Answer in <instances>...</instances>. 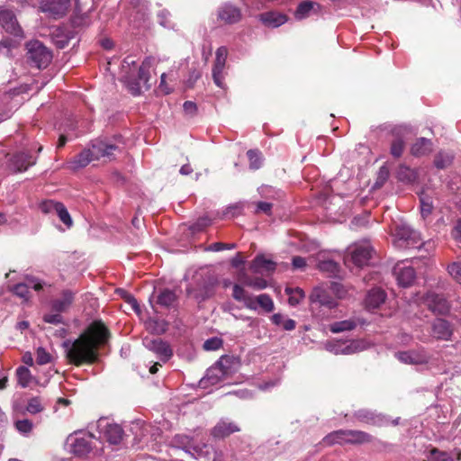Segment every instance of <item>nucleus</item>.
Returning a JSON list of instances; mask_svg holds the SVG:
<instances>
[{
    "instance_id": "58",
    "label": "nucleus",
    "mask_w": 461,
    "mask_h": 461,
    "mask_svg": "<svg viewBox=\"0 0 461 461\" xmlns=\"http://www.w3.org/2000/svg\"><path fill=\"white\" fill-rule=\"evenodd\" d=\"M222 345L221 339L218 338H212L207 340H205L203 344V348L206 350H216L219 349Z\"/></svg>"
},
{
    "instance_id": "38",
    "label": "nucleus",
    "mask_w": 461,
    "mask_h": 461,
    "mask_svg": "<svg viewBox=\"0 0 461 461\" xmlns=\"http://www.w3.org/2000/svg\"><path fill=\"white\" fill-rule=\"evenodd\" d=\"M186 294L189 297L194 298L198 302L204 301L211 296V292L208 287L194 288L192 286L186 287Z\"/></svg>"
},
{
    "instance_id": "14",
    "label": "nucleus",
    "mask_w": 461,
    "mask_h": 461,
    "mask_svg": "<svg viewBox=\"0 0 461 461\" xmlns=\"http://www.w3.org/2000/svg\"><path fill=\"white\" fill-rule=\"evenodd\" d=\"M42 12L49 13L54 18L64 16L70 7V0H40Z\"/></svg>"
},
{
    "instance_id": "40",
    "label": "nucleus",
    "mask_w": 461,
    "mask_h": 461,
    "mask_svg": "<svg viewBox=\"0 0 461 461\" xmlns=\"http://www.w3.org/2000/svg\"><path fill=\"white\" fill-rule=\"evenodd\" d=\"M254 300L255 303L257 304V307H261L265 312H271L274 311V302L268 294H259L254 297Z\"/></svg>"
},
{
    "instance_id": "50",
    "label": "nucleus",
    "mask_w": 461,
    "mask_h": 461,
    "mask_svg": "<svg viewBox=\"0 0 461 461\" xmlns=\"http://www.w3.org/2000/svg\"><path fill=\"white\" fill-rule=\"evenodd\" d=\"M447 271L449 275L455 279L457 283L461 284V264L458 262H454L447 267Z\"/></svg>"
},
{
    "instance_id": "8",
    "label": "nucleus",
    "mask_w": 461,
    "mask_h": 461,
    "mask_svg": "<svg viewBox=\"0 0 461 461\" xmlns=\"http://www.w3.org/2000/svg\"><path fill=\"white\" fill-rule=\"evenodd\" d=\"M354 417L360 422L378 427L387 426L390 423L395 426L398 425L400 420V418H396L390 420L387 416L369 410H359L354 413Z\"/></svg>"
},
{
    "instance_id": "22",
    "label": "nucleus",
    "mask_w": 461,
    "mask_h": 461,
    "mask_svg": "<svg viewBox=\"0 0 461 461\" xmlns=\"http://www.w3.org/2000/svg\"><path fill=\"white\" fill-rule=\"evenodd\" d=\"M453 330L448 321L443 319H437L432 323V335L436 339L449 340Z\"/></svg>"
},
{
    "instance_id": "18",
    "label": "nucleus",
    "mask_w": 461,
    "mask_h": 461,
    "mask_svg": "<svg viewBox=\"0 0 461 461\" xmlns=\"http://www.w3.org/2000/svg\"><path fill=\"white\" fill-rule=\"evenodd\" d=\"M218 19L226 24L236 23L241 19V11L231 4H224L218 9Z\"/></svg>"
},
{
    "instance_id": "20",
    "label": "nucleus",
    "mask_w": 461,
    "mask_h": 461,
    "mask_svg": "<svg viewBox=\"0 0 461 461\" xmlns=\"http://www.w3.org/2000/svg\"><path fill=\"white\" fill-rule=\"evenodd\" d=\"M386 297V293L383 289L372 288L366 294L365 306L368 311H374L384 303Z\"/></svg>"
},
{
    "instance_id": "59",
    "label": "nucleus",
    "mask_w": 461,
    "mask_h": 461,
    "mask_svg": "<svg viewBox=\"0 0 461 461\" xmlns=\"http://www.w3.org/2000/svg\"><path fill=\"white\" fill-rule=\"evenodd\" d=\"M432 203L426 200L424 197L420 198V212L423 218H426L432 212Z\"/></svg>"
},
{
    "instance_id": "9",
    "label": "nucleus",
    "mask_w": 461,
    "mask_h": 461,
    "mask_svg": "<svg viewBox=\"0 0 461 461\" xmlns=\"http://www.w3.org/2000/svg\"><path fill=\"white\" fill-rule=\"evenodd\" d=\"M0 25L7 33L14 37H23V31L14 12L6 6H0Z\"/></svg>"
},
{
    "instance_id": "48",
    "label": "nucleus",
    "mask_w": 461,
    "mask_h": 461,
    "mask_svg": "<svg viewBox=\"0 0 461 461\" xmlns=\"http://www.w3.org/2000/svg\"><path fill=\"white\" fill-rule=\"evenodd\" d=\"M244 204L242 203H236L228 206L224 212L225 217L233 218L242 213Z\"/></svg>"
},
{
    "instance_id": "3",
    "label": "nucleus",
    "mask_w": 461,
    "mask_h": 461,
    "mask_svg": "<svg viewBox=\"0 0 461 461\" xmlns=\"http://www.w3.org/2000/svg\"><path fill=\"white\" fill-rule=\"evenodd\" d=\"M26 59L28 63L39 69L45 68L52 60V52L40 41L26 43Z\"/></svg>"
},
{
    "instance_id": "44",
    "label": "nucleus",
    "mask_w": 461,
    "mask_h": 461,
    "mask_svg": "<svg viewBox=\"0 0 461 461\" xmlns=\"http://www.w3.org/2000/svg\"><path fill=\"white\" fill-rule=\"evenodd\" d=\"M285 292L289 295L288 302L292 306L299 304L300 302L304 298V293L300 288H286Z\"/></svg>"
},
{
    "instance_id": "60",
    "label": "nucleus",
    "mask_w": 461,
    "mask_h": 461,
    "mask_svg": "<svg viewBox=\"0 0 461 461\" xmlns=\"http://www.w3.org/2000/svg\"><path fill=\"white\" fill-rule=\"evenodd\" d=\"M43 321L50 324H59L63 322V317L60 312L47 313L43 316Z\"/></svg>"
},
{
    "instance_id": "6",
    "label": "nucleus",
    "mask_w": 461,
    "mask_h": 461,
    "mask_svg": "<svg viewBox=\"0 0 461 461\" xmlns=\"http://www.w3.org/2000/svg\"><path fill=\"white\" fill-rule=\"evenodd\" d=\"M232 359L229 356L221 357L206 372L204 379L211 384H216L224 380L231 373Z\"/></svg>"
},
{
    "instance_id": "10",
    "label": "nucleus",
    "mask_w": 461,
    "mask_h": 461,
    "mask_svg": "<svg viewBox=\"0 0 461 461\" xmlns=\"http://www.w3.org/2000/svg\"><path fill=\"white\" fill-rule=\"evenodd\" d=\"M372 253L373 248L367 241L357 243L348 249L350 259L357 267L367 265Z\"/></svg>"
},
{
    "instance_id": "34",
    "label": "nucleus",
    "mask_w": 461,
    "mask_h": 461,
    "mask_svg": "<svg viewBox=\"0 0 461 461\" xmlns=\"http://www.w3.org/2000/svg\"><path fill=\"white\" fill-rule=\"evenodd\" d=\"M176 300V294L169 289H163L157 297V303L163 307H170Z\"/></svg>"
},
{
    "instance_id": "16",
    "label": "nucleus",
    "mask_w": 461,
    "mask_h": 461,
    "mask_svg": "<svg viewBox=\"0 0 461 461\" xmlns=\"http://www.w3.org/2000/svg\"><path fill=\"white\" fill-rule=\"evenodd\" d=\"M240 430V428L237 423L230 421L229 419H221L212 429L211 436L213 438L221 439Z\"/></svg>"
},
{
    "instance_id": "37",
    "label": "nucleus",
    "mask_w": 461,
    "mask_h": 461,
    "mask_svg": "<svg viewBox=\"0 0 461 461\" xmlns=\"http://www.w3.org/2000/svg\"><path fill=\"white\" fill-rule=\"evenodd\" d=\"M357 327V322L352 320H344L340 321H336L330 326V330L332 333H339L343 331H349L354 330Z\"/></svg>"
},
{
    "instance_id": "12",
    "label": "nucleus",
    "mask_w": 461,
    "mask_h": 461,
    "mask_svg": "<svg viewBox=\"0 0 461 461\" xmlns=\"http://www.w3.org/2000/svg\"><path fill=\"white\" fill-rule=\"evenodd\" d=\"M228 56V50L226 47H220L216 50V58L212 68V78L214 84L221 87L224 88V76H223V70L225 68V63Z\"/></svg>"
},
{
    "instance_id": "64",
    "label": "nucleus",
    "mask_w": 461,
    "mask_h": 461,
    "mask_svg": "<svg viewBox=\"0 0 461 461\" xmlns=\"http://www.w3.org/2000/svg\"><path fill=\"white\" fill-rule=\"evenodd\" d=\"M125 301L127 303H129L131 306L132 310L135 312H137V313L140 312V304L134 296H132L131 294H127L125 296Z\"/></svg>"
},
{
    "instance_id": "33",
    "label": "nucleus",
    "mask_w": 461,
    "mask_h": 461,
    "mask_svg": "<svg viewBox=\"0 0 461 461\" xmlns=\"http://www.w3.org/2000/svg\"><path fill=\"white\" fill-rule=\"evenodd\" d=\"M358 348V342H351L349 345H343V344H329L327 345L326 348L333 352L334 354H344V355H349L354 352Z\"/></svg>"
},
{
    "instance_id": "39",
    "label": "nucleus",
    "mask_w": 461,
    "mask_h": 461,
    "mask_svg": "<svg viewBox=\"0 0 461 461\" xmlns=\"http://www.w3.org/2000/svg\"><path fill=\"white\" fill-rule=\"evenodd\" d=\"M454 160V155L448 152L439 151L434 159V165L438 169H444L450 166Z\"/></svg>"
},
{
    "instance_id": "62",
    "label": "nucleus",
    "mask_w": 461,
    "mask_h": 461,
    "mask_svg": "<svg viewBox=\"0 0 461 461\" xmlns=\"http://www.w3.org/2000/svg\"><path fill=\"white\" fill-rule=\"evenodd\" d=\"M292 265L294 269H303L306 267V260L303 257L295 256L292 259Z\"/></svg>"
},
{
    "instance_id": "35",
    "label": "nucleus",
    "mask_w": 461,
    "mask_h": 461,
    "mask_svg": "<svg viewBox=\"0 0 461 461\" xmlns=\"http://www.w3.org/2000/svg\"><path fill=\"white\" fill-rule=\"evenodd\" d=\"M318 268L329 276H337L339 271V264L332 259L321 260L318 263Z\"/></svg>"
},
{
    "instance_id": "57",
    "label": "nucleus",
    "mask_w": 461,
    "mask_h": 461,
    "mask_svg": "<svg viewBox=\"0 0 461 461\" xmlns=\"http://www.w3.org/2000/svg\"><path fill=\"white\" fill-rule=\"evenodd\" d=\"M388 177H389L388 168L385 166L381 167L379 169L378 175H377L375 184V186L376 187L382 186L385 183V181L388 179Z\"/></svg>"
},
{
    "instance_id": "1",
    "label": "nucleus",
    "mask_w": 461,
    "mask_h": 461,
    "mask_svg": "<svg viewBox=\"0 0 461 461\" xmlns=\"http://www.w3.org/2000/svg\"><path fill=\"white\" fill-rule=\"evenodd\" d=\"M109 339V330L101 321L92 322L75 339H66L62 343L66 357L77 366L92 365L99 359V348Z\"/></svg>"
},
{
    "instance_id": "49",
    "label": "nucleus",
    "mask_w": 461,
    "mask_h": 461,
    "mask_svg": "<svg viewBox=\"0 0 461 461\" xmlns=\"http://www.w3.org/2000/svg\"><path fill=\"white\" fill-rule=\"evenodd\" d=\"M51 361V356L47 350L41 347L36 351V362L39 365H46Z\"/></svg>"
},
{
    "instance_id": "53",
    "label": "nucleus",
    "mask_w": 461,
    "mask_h": 461,
    "mask_svg": "<svg viewBox=\"0 0 461 461\" xmlns=\"http://www.w3.org/2000/svg\"><path fill=\"white\" fill-rule=\"evenodd\" d=\"M26 410L32 414H36L41 412L43 410V407L38 398H32L29 401Z\"/></svg>"
},
{
    "instance_id": "23",
    "label": "nucleus",
    "mask_w": 461,
    "mask_h": 461,
    "mask_svg": "<svg viewBox=\"0 0 461 461\" xmlns=\"http://www.w3.org/2000/svg\"><path fill=\"white\" fill-rule=\"evenodd\" d=\"M36 158L28 152H19L13 156L11 165L15 171L22 172L28 169L29 167L34 165Z\"/></svg>"
},
{
    "instance_id": "27",
    "label": "nucleus",
    "mask_w": 461,
    "mask_h": 461,
    "mask_svg": "<svg viewBox=\"0 0 461 461\" xmlns=\"http://www.w3.org/2000/svg\"><path fill=\"white\" fill-rule=\"evenodd\" d=\"M232 297L238 302H242L248 309L257 310L254 296L249 294L240 285L236 284L233 285Z\"/></svg>"
},
{
    "instance_id": "61",
    "label": "nucleus",
    "mask_w": 461,
    "mask_h": 461,
    "mask_svg": "<svg viewBox=\"0 0 461 461\" xmlns=\"http://www.w3.org/2000/svg\"><path fill=\"white\" fill-rule=\"evenodd\" d=\"M272 203H267V202H258L257 203V209H256V212H265L267 214H270L271 212V210H272Z\"/></svg>"
},
{
    "instance_id": "45",
    "label": "nucleus",
    "mask_w": 461,
    "mask_h": 461,
    "mask_svg": "<svg viewBox=\"0 0 461 461\" xmlns=\"http://www.w3.org/2000/svg\"><path fill=\"white\" fill-rule=\"evenodd\" d=\"M122 81L125 83L128 90L133 95H139L141 93L140 82L138 79H132L128 76L123 77Z\"/></svg>"
},
{
    "instance_id": "47",
    "label": "nucleus",
    "mask_w": 461,
    "mask_h": 461,
    "mask_svg": "<svg viewBox=\"0 0 461 461\" xmlns=\"http://www.w3.org/2000/svg\"><path fill=\"white\" fill-rule=\"evenodd\" d=\"M140 83L147 85L149 79V63L147 61L142 62L138 71V78Z\"/></svg>"
},
{
    "instance_id": "41",
    "label": "nucleus",
    "mask_w": 461,
    "mask_h": 461,
    "mask_svg": "<svg viewBox=\"0 0 461 461\" xmlns=\"http://www.w3.org/2000/svg\"><path fill=\"white\" fill-rule=\"evenodd\" d=\"M397 177L400 181L405 183H412L416 180V173L406 166H401L397 171Z\"/></svg>"
},
{
    "instance_id": "42",
    "label": "nucleus",
    "mask_w": 461,
    "mask_h": 461,
    "mask_svg": "<svg viewBox=\"0 0 461 461\" xmlns=\"http://www.w3.org/2000/svg\"><path fill=\"white\" fill-rule=\"evenodd\" d=\"M18 384L25 388L30 384L32 375L30 370L25 366H19L16 370Z\"/></svg>"
},
{
    "instance_id": "32",
    "label": "nucleus",
    "mask_w": 461,
    "mask_h": 461,
    "mask_svg": "<svg viewBox=\"0 0 461 461\" xmlns=\"http://www.w3.org/2000/svg\"><path fill=\"white\" fill-rule=\"evenodd\" d=\"M346 429H339L329 433L322 439V443L326 446H332L334 444H347L346 441Z\"/></svg>"
},
{
    "instance_id": "25",
    "label": "nucleus",
    "mask_w": 461,
    "mask_h": 461,
    "mask_svg": "<svg viewBox=\"0 0 461 461\" xmlns=\"http://www.w3.org/2000/svg\"><path fill=\"white\" fill-rule=\"evenodd\" d=\"M75 294L70 290H64L59 298L51 302V309L56 312H66L74 301Z\"/></svg>"
},
{
    "instance_id": "28",
    "label": "nucleus",
    "mask_w": 461,
    "mask_h": 461,
    "mask_svg": "<svg viewBox=\"0 0 461 461\" xmlns=\"http://www.w3.org/2000/svg\"><path fill=\"white\" fill-rule=\"evenodd\" d=\"M433 150V143L427 138H419L412 144L411 153L414 157H423L431 153Z\"/></svg>"
},
{
    "instance_id": "19",
    "label": "nucleus",
    "mask_w": 461,
    "mask_h": 461,
    "mask_svg": "<svg viewBox=\"0 0 461 461\" xmlns=\"http://www.w3.org/2000/svg\"><path fill=\"white\" fill-rule=\"evenodd\" d=\"M311 301L313 305L320 308L332 310L338 306V303L328 293L321 288H315L311 294Z\"/></svg>"
},
{
    "instance_id": "26",
    "label": "nucleus",
    "mask_w": 461,
    "mask_h": 461,
    "mask_svg": "<svg viewBox=\"0 0 461 461\" xmlns=\"http://www.w3.org/2000/svg\"><path fill=\"white\" fill-rule=\"evenodd\" d=\"M276 264L264 255H258L252 261L250 268L254 273L273 272Z\"/></svg>"
},
{
    "instance_id": "15",
    "label": "nucleus",
    "mask_w": 461,
    "mask_h": 461,
    "mask_svg": "<svg viewBox=\"0 0 461 461\" xmlns=\"http://www.w3.org/2000/svg\"><path fill=\"white\" fill-rule=\"evenodd\" d=\"M396 358L403 364L423 365L429 361V356L424 348L395 353Z\"/></svg>"
},
{
    "instance_id": "46",
    "label": "nucleus",
    "mask_w": 461,
    "mask_h": 461,
    "mask_svg": "<svg viewBox=\"0 0 461 461\" xmlns=\"http://www.w3.org/2000/svg\"><path fill=\"white\" fill-rule=\"evenodd\" d=\"M59 220L68 227L70 228L72 226V219L65 207V205L61 203L58 205V211L56 212Z\"/></svg>"
},
{
    "instance_id": "43",
    "label": "nucleus",
    "mask_w": 461,
    "mask_h": 461,
    "mask_svg": "<svg viewBox=\"0 0 461 461\" xmlns=\"http://www.w3.org/2000/svg\"><path fill=\"white\" fill-rule=\"evenodd\" d=\"M251 169H258L262 165V155L258 149H249L247 152Z\"/></svg>"
},
{
    "instance_id": "13",
    "label": "nucleus",
    "mask_w": 461,
    "mask_h": 461,
    "mask_svg": "<svg viewBox=\"0 0 461 461\" xmlns=\"http://www.w3.org/2000/svg\"><path fill=\"white\" fill-rule=\"evenodd\" d=\"M425 305L436 314H446L449 312L450 305L447 300L440 294L429 292L423 297Z\"/></svg>"
},
{
    "instance_id": "4",
    "label": "nucleus",
    "mask_w": 461,
    "mask_h": 461,
    "mask_svg": "<svg viewBox=\"0 0 461 461\" xmlns=\"http://www.w3.org/2000/svg\"><path fill=\"white\" fill-rule=\"evenodd\" d=\"M96 429L99 438L112 445H117L122 439L123 429L122 427L107 418L99 419L96 422Z\"/></svg>"
},
{
    "instance_id": "56",
    "label": "nucleus",
    "mask_w": 461,
    "mask_h": 461,
    "mask_svg": "<svg viewBox=\"0 0 461 461\" xmlns=\"http://www.w3.org/2000/svg\"><path fill=\"white\" fill-rule=\"evenodd\" d=\"M15 428L21 433H29L32 429V423L27 419L17 420L15 422Z\"/></svg>"
},
{
    "instance_id": "29",
    "label": "nucleus",
    "mask_w": 461,
    "mask_h": 461,
    "mask_svg": "<svg viewBox=\"0 0 461 461\" xmlns=\"http://www.w3.org/2000/svg\"><path fill=\"white\" fill-rule=\"evenodd\" d=\"M320 8V5L312 1H303L301 2L295 12H294V17L297 20H303L307 17H309L312 14H316Z\"/></svg>"
},
{
    "instance_id": "21",
    "label": "nucleus",
    "mask_w": 461,
    "mask_h": 461,
    "mask_svg": "<svg viewBox=\"0 0 461 461\" xmlns=\"http://www.w3.org/2000/svg\"><path fill=\"white\" fill-rule=\"evenodd\" d=\"M393 132L396 138L392 141L390 153L394 158H400L404 149L403 136L409 132V129L405 126H398Z\"/></svg>"
},
{
    "instance_id": "54",
    "label": "nucleus",
    "mask_w": 461,
    "mask_h": 461,
    "mask_svg": "<svg viewBox=\"0 0 461 461\" xmlns=\"http://www.w3.org/2000/svg\"><path fill=\"white\" fill-rule=\"evenodd\" d=\"M236 248V245L234 243H222V242H214L211 244L206 250L209 251H221L223 249H232Z\"/></svg>"
},
{
    "instance_id": "55",
    "label": "nucleus",
    "mask_w": 461,
    "mask_h": 461,
    "mask_svg": "<svg viewBox=\"0 0 461 461\" xmlns=\"http://www.w3.org/2000/svg\"><path fill=\"white\" fill-rule=\"evenodd\" d=\"M174 444L177 447L185 448L191 446V438L185 435H176L173 438Z\"/></svg>"
},
{
    "instance_id": "63",
    "label": "nucleus",
    "mask_w": 461,
    "mask_h": 461,
    "mask_svg": "<svg viewBox=\"0 0 461 461\" xmlns=\"http://www.w3.org/2000/svg\"><path fill=\"white\" fill-rule=\"evenodd\" d=\"M201 77V72L196 70V69H193L192 71H190V74H189V77L187 79V86L188 87H193L194 83Z\"/></svg>"
},
{
    "instance_id": "7",
    "label": "nucleus",
    "mask_w": 461,
    "mask_h": 461,
    "mask_svg": "<svg viewBox=\"0 0 461 461\" xmlns=\"http://www.w3.org/2000/svg\"><path fill=\"white\" fill-rule=\"evenodd\" d=\"M92 434L75 433L68 436L67 444L71 453L77 456H83L92 450Z\"/></svg>"
},
{
    "instance_id": "30",
    "label": "nucleus",
    "mask_w": 461,
    "mask_h": 461,
    "mask_svg": "<svg viewBox=\"0 0 461 461\" xmlns=\"http://www.w3.org/2000/svg\"><path fill=\"white\" fill-rule=\"evenodd\" d=\"M260 21L267 26L276 28L287 21L285 14L276 12H267L259 15Z\"/></svg>"
},
{
    "instance_id": "36",
    "label": "nucleus",
    "mask_w": 461,
    "mask_h": 461,
    "mask_svg": "<svg viewBox=\"0 0 461 461\" xmlns=\"http://www.w3.org/2000/svg\"><path fill=\"white\" fill-rule=\"evenodd\" d=\"M424 461H453V458L448 452L442 451L437 447H431L426 454Z\"/></svg>"
},
{
    "instance_id": "24",
    "label": "nucleus",
    "mask_w": 461,
    "mask_h": 461,
    "mask_svg": "<svg viewBox=\"0 0 461 461\" xmlns=\"http://www.w3.org/2000/svg\"><path fill=\"white\" fill-rule=\"evenodd\" d=\"M394 275L398 284L403 287L410 286L413 283L416 276L414 268L412 267L401 266L400 264L394 267Z\"/></svg>"
},
{
    "instance_id": "5",
    "label": "nucleus",
    "mask_w": 461,
    "mask_h": 461,
    "mask_svg": "<svg viewBox=\"0 0 461 461\" xmlns=\"http://www.w3.org/2000/svg\"><path fill=\"white\" fill-rule=\"evenodd\" d=\"M420 238L418 232L409 225L398 224L394 230V244L396 247L405 249L419 247Z\"/></svg>"
},
{
    "instance_id": "17",
    "label": "nucleus",
    "mask_w": 461,
    "mask_h": 461,
    "mask_svg": "<svg viewBox=\"0 0 461 461\" xmlns=\"http://www.w3.org/2000/svg\"><path fill=\"white\" fill-rule=\"evenodd\" d=\"M45 283L41 282L35 277H28L25 283H20L14 286L13 291L17 296L28 301L30 298V289L32 288L35 291H41Z\"/></svg>"
},
{
    "instance_id": "31",
    "label": "nucleus",
    "mask_w": 461,
    "mask_h": 461,
    "mask_svg": "<svg viewBox=\"0 0 461 461\" xmlns=\"http://www.w3.org/2000/svg\"><path fill=\"white\" fill-rule=\"evenodd\" d=\"M347 444H364L373 440V437L361 430L346 429Z\"/></svg>"
},
{
    "instance_id": "2",
    "label": "nucleus",
    "mask_w": 461,
    "mask_h": 461,
    "mask_svg": "<svg viewBox=\"0 0 461 461\" xmlns=\"http://www.w3.org/2000/svg\"><path fill=\"white\" fill-rule=\"evenodd\" d=\"M119 143H122L121 136L113 139L98 138L93 140L88 149H85L69 161V167L72 170H77L102 158L113 159L116 152L120 151Z\"/></svg>"
},
{
    "instance_id": "11",
    "label": "nucleus",
    "mask_w": 461,
    "mask_h": 461,
    "mask_svg": "<svg viewBox=\"0 0 461 461\" xmlns=\"http://www.w3.org/2000/svg\"><path fill=\"white\" fill-rule=\"evenodd\" d=\"M143 344L149 350L152 351L164 363L168 361L173 356V350L170 345L161 339H144Z\"/></svg>"
},
{
    "instance_id": "52",
    "label": "nucleus",
    "mask_w": 461,
    "mask_h": 461,
    "mask_svg": "<svg viewBox=\"0 0 461 461\" xmlns=\"http://www.w3.org/2000/svg\"><path fill=\"white\" fill-rule=\"evenodd\" d=\"M59 204V202L48 200V201L42 202L40 205V208H41V212L44 213H51V212L56 213V212L58 211Z\"/></svg>"
},
{
    "instance_id": "51",
    "label": "nucleus",
    "mask_w": 461,
    "mask_h": 461,
    "mask_svg": "<svg viewBox=\"0 0 461 461\" xmlns=\"http://www.w3.org/2000/svg\"><path fill=\"white\" fill-rule=\"evenodd\" d=\"M245 285L257 290H262L267 286V281L260 277L249 278L245 281Z\"/></svg>"
}]
</instances>
